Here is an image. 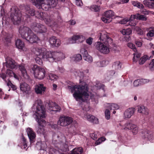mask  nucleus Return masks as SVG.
<instances>
[{"mask_svg":"<svg viewBox=\"0 0 154 154\" xmlns=\"http://www.w3.org/2000/svg\"><path fill=\"white\" fill-rule=\"evenodd\" d=\"M25 12L26 14L28 16H35L36 17L39 19L44 20L45 23L51 27H54L57 24L56 22L51 20V17L48 15L46 13L41 12L39 11H35L33 8H31L29 6H26L25 8Z\"/></svg>","mask_w":154,"mask_h":154,"instance_id":"20e7f679","label":"nucleus"},{"mask_svg":"<svg viewBox=\"0 0 154 154\" xmlns=\"http://www.w3.org/2000/svg\"><path fill=\"white\" fill-rule=\"evenodd\" d=\"M113 69L115 70L119 69L121 68V66L119 61H116L114 63L112 66Z\"/></svg>","mask_w":154,"mask_h":154,"instance_id":"473e14b6","label":"nucleus"},{"mask_svg":"<svg viewBox=\"0 0 154 154\" xmlns=\"http://www.w3.org/2000/svg\"><path fill=\"white\" fill-rule=\"evenodd\" d=\"M49 42L52 47H57L60 44V42L59 39H57L56 37L52 36L49 39Z\"/></svg>","mask_w":154,"mask_h":154,"instance_id":"5701e85b","label":"nucleus"},{"mask_svg":"<svg viewBox=\"0 0 154 154\" xmlns=\"http://www.w3.org/2000/svg\"><path fill=\"white\" fill-rule=\"evenodd\" d=\"M148 59V57L147 55H144L143 57H142L139 61V63L140 64H143Z\"/></svg>","mask_w":154,"mask_h":154,"instance_id":"f704fd0d","label":"nucleus"},{"mask_svg":"<svg viewBox=\"0 0 154 154\" xmlns=\"http://www.w3.org/2000/svg\"><path fill=\"white\" fill-rule=\"evenodd\" d=\"M149 0H144L143 2V4L146 6L148 7L149 6Z\"/></svg>","mask_w":154,"mask_h":154,"instance_id":"052dcab7","label":"nucleus"},{"mask_svg":"<svg viewBox=\"0 0 154 154\" xmlns=\"http://www.w3.org/2000/svg\"><path fill=\"white\" fill-rule=\"evenodd\" d=\"M105 117L107 120L110 119V113L109 110L108 109H106L105 112Z\"/></svg>","mask_w":154,"mask_h":154,"instance_id":"79ce46f5","label":"nucleus"},{"mask_svg":"<svg viewBox=\"0 0 154 154\" xmlns=\"http://www.w3.org/2000/svg\"><path fill=\"white\" fill-rule=\"evenodd\" d=\"M141 54L138 52H136V54H134V57L133 58V60L134 61H137L138 58L140 57Z\"/></svg>","mask_w":154,"mask_h":154,"instance_id":"37998d69","label":"nucleus"},{"mask_svg":"<svg viewBox=\"0 0 154 154\" xmlns=\"http://www.w3.org/2000/svg\"><path fill=\"white\" fill-rule=\"evenodd\" d=\"M59 69L60 72L61 73L63 72L64 71V69L63 67H59Z\"/></svg>","mask_w":154,"mask_h":154,"instance_id":"69168bd1","label":"nucleus"},{"mask_svg":"<svg viewBox=\"0 0 154 154\" xmlns=\"http://www.w3.org/2000/svg\"><path fill=\"white\" fill-rule=\"evenodd\" d=\"M49 79L51 80H54L57 79V76L56 75L50 73L49 75Z\"/></svg>","mask_w":154,"mask_h":154,"instance_id":"49530a36","label":"nucleus"},{"mask_svg":"<svg viewBox=\"0 0 154 154\" xmlns=\"http://www.w3.org/2000/svg\"><path fill=\"white\" fill-rule=\"evenodd\" d=\"M46 88L42 84H39L37 85L35 88V92L37 94H42L44 93Z\"/></svg>","mask_w":154,"mask_h":154,"instance_id":"b1692460","label":"nucleus"},{"mask_svg":"<svg viewBox=\"0 0 154 154\" xmlns=\"http://www.w3.org/2000/svg\"><path fill=\"white\" fill-rule=\"evenodd\" d=\"M128 46L131 49H133L134 51H136L137 49L135 47V46L133 44L131 43H128Z\"/></svg>","mask_w":154,"mask_h":154,"instance_id":"8fccbe9b","label":"nucleus"},{"mask_svg":"<svg viewBox=\"0 0 154 154\" xmlns=\"http://www.w3.org/2000/svg\"><path fill=\"white\" fill-rule=\"evenodd\" d=\"M31 28L34 31L37 33H45L46 32L47 30L46 27L45 26L36 22L32 23Z\"/></svg>","mask_w":154,"mask_h":154,"instance_id":"9d476101","label":"nucleus"},{"mask_svg":"<svg viewBox=\"0 0 154 154\" xmlns=\"http://www.w3.org/2000/svg\"><path fill=\"white\" fill-rule=\"evenodd\" d=\"M108 61L104 60L97 63L98 65L100 67H104L108 63Z\"/></svg>","mask_w":154,"mask_h":154,"instance_id":"c9c22d12","label":"nucleus"},{"mask_svg":"<svg viewBox=\"0 0 154 154\" xmlns=\"http://www.w3.org/2000/svg\"><path fill=\"white\" fill-rule=\"evenodd\" d=\"M19 31L22 38L25 39L30 43H37L40 40L36 35L34 34L28 27L20 26Z\"/></svg>","mask_w":154,"mask_h":154,"instance_id":"423d86ee","label":"nucleus"},{"mask_svg":"<svg viewBox=\"0 0 154 154\" xmlns=\"http://www.w3.org/2000/svg\"><path fill=\"white\" fill-rule=\"evenodd\" d=\"M119 108V106L117 104L115 103H112L110 105V108L111 110H116L118 109Z\"/></svg>","mask_w":154,"mask_h":154,"instance_id":"a18cd8bd","label":"nucleus"},{"mask_svg":"<svg viewBox=\"0 0 154 154\" xmlns=\"http://www.w3.org/2000/svg\"><path fill=\"white\" fill-rule=\"evenodd\" d=\"M147 33L146 35L148 37H152L154 36V28H151Z\"/></svg>","mask_w":154,"mask_h":154,"instance_id":"a19ab883","label":"nucleus"},{"mask_svg":"<svg viewBox=\"0 0 154 154\" xmlns=\"http://www.w3.org/2000/svg\"><path fill=\"white\" fill-rule=\"evenodd\" d=\"M11 37L9 36H7L5 38L4 42L8 44L11 43Z\"/></svg>","mask_w":154,"mask_h":154,"instance_id":"09e8293b","label":"nucleus"},{"mask_svg":"<svg viewBox=\"0 0 154 154\" xmlns=\"http://www.w3.org/2000/svg\"><path fill=\"white\" fill-rule=\"evenodd\" d=\"M33 53L37 56L35 59L36 63L39 65L42 64V61L41 58L46 59L50 62L54 61L56 62V60L60 59V53L56 52L47 51L46 49L41 48H34L32 49Z\"/></svg>","mask_w":154,"mask_h":154,"instance_id":"f257e3e1","label":"nucleus"},{"mask_svg":"<svg viewBox=\"0 0 154 154\" xmlns=\"http://www.w3.org/2000/svg\"><path fill=\"white\" fill-rule=\"evenodd\" d=\"M136 24L134 26H132L131 27L132 28H133L134 27V29L136 31L138 35H142L143 34V30L140 28L139 27L137 26H135Z\"/></svg>","mask_w":154,"mask_h":154,"instance_id":"2f4dec72","label":"nucleus"},{"mask_svg":"<svg viewBox=\"0 0 154 154\" xmlns=\"http://www.w3.org/2000/svg\"><path fill=\"white\" fill-rule=\"evenodd\" d=\"M134 85L135 87H137L141 85L139 79L135 80L134 82Z\"/></svg>","mask_w":154,"mask_h":154,"instance_id":"603ef678","label":"nucleus"},{"mask_svg":"<svg viewBox=\"0 0 154 154\" xmlns=\"http://www.w3.org/2000/svg\"><path fill=\"white\" fill-rule=\"evenodd\" d=\"M139 79L141 85H143L145 83H147L149 82V80L148 79Z\"/></svg>","mask_w":154,"mask_h":154,"instance_id":"3c124183","label":"nucleus"},{"mask_svg":"<svg viewBox=\"0 0 154 154\" xmlns=\"http://www.w3.org/2000/svg\"><path fill=\"white\" fill-rule=\"evenodd\" d=\"M21 14L17 6H13L11 9L10 17L14 24H19L21 22Z\"/></svg>","mask_w":154,"mask_h":154,"instance_id":"6e6552de","label":"nucleus"},{"mask_svg":"<svg viewBox=\"0 0 154 154\" xmlns=\"http://www.w3.org/2000/svg\"><path fill=\"white\" fill-rule=\"evenodd\" d=\"M5 63L7 68L10 69L17 68V63L12 58L8 57L5 58Z\"/></svg>","mask_w":154,"mask_h":154,"instance_id":"f8f14e48","label":"nucleus"},{"mask_svg":"<svg viewBox=\"0 0 154 154\" xmlns=\"http://www.w3.org/2000/svg\"><path fill=\"white\" fill-rule=\"evenodd\" d=\"M131 18L129 20L126 19H124L119 22V23L121 24H125L127 23L128 22L127 24H129L130 26H134L135 25V23H134L133 24V23L131 22L132 21L131 20H130Z\"/></svg>","mask_w":154,"mask_h":154,"instance_id":"7c9ffc66","label":"nucleus"},{"mask_svg":"<svg viewBox=\"0 0 154 154\" xmlns=\"http://www.w3.org/2000/svg\"><path fill=\"white\" fill-rule=\"evenodd\" d=\"M80 53L82 55L83 59L85 60L88 62L92 61V57L88 54L87 51L85 49L81 48L80 50Z\"/></svg>","mask_w":154,"mask_h":154,"instance_id":"a211bd4d","label":"nucleus"},{"mask_svg":"<svg viewBox=\"0 0 154 154\" xmlns=\"http://www.w3.org/2000/svg\"><path fill=\"white\" fill-rule=\"evenodd\" d=\"M109 74L110 73V75H114L115 74V72L114 70H112L110 71L109 72Z\"/></svg>","mask_w":154,"mask_h":154,"instance_id":"338daca9","label":"nucleus"},{"mask_svg":"<svg viewBox=\"0 0 154 154\" xmlns=\"http://www.w3.org/2000/svg\"><path fill=\"white\" fill-rule=\"evenodd\" d=\"M97 87H99V88L100 89H102L103 90H104V85L103 84H100V85H98L97 84L96 85Z\"/></svg>","mask_w":154,"mask_h":154,"instance_id":"680f3d73","label":"nucleus"},{"mask_svg":"<svg viewBox=\"0 0 154 154\" xmlns=\"http://www.w3.org/2000/svg\"><path fill=\"white\" fill-rule=\"evenodd\" d=\"M132 5L134 6L137 7L140 9L143 8H144L143 5L138 1H133L132 2Z\"/></svg>","mask_w":154,"mask_h":154,"instance_id":"72a5a7b5","label":"nucleus"},{"mask_svg":"<svg viewBox=\"0 0 154 154\" xmlns=\"http://www.w3.org/2000/svg\"><path fill=\"white\" fill-rule=\"evenodd\" d=\"M23 143L21 145V148L23 149H26L27 146V142L26 139L23 136H22Z\"/></svg>","mask_w":154,"mask_h":154,"instance_id":"e433bc0d","label":"nucleus"},{"mask_svg":"<svg viewBox=\"0 0 154 154\" xmlns=\"http://www.w3.org/2000/svg\"><path fill=\"white\" fill-rule=\"evenodd\" d=\"M97 134L98 133L97 132H94L93 133L91 134L90 136L94 140H96L97 138H98V135Z\"/></svg>","mask_w":154,"mask_h":154,"instance_id":"ea45409f","label":"nucleus"},{"mask_svg":"<svg viewBox=\"0 0 154 154\" xmlns=\"http://www.w3.org/2000/svg\"><path fill=\"white\" fill-rule=\"evenodd\" d=\"M2 113L3 116V119H5L6 118L7 112L5 110L2 111Z\"/></svg>","mask_w":154,"mask_h":154,"instance_id":"13d9d810","label":"nucleus"},{"mask_svg":"<svg viewBox=\"0 0 154 154\" xmlns=\"http://www.w3.org/2000/svg\"><path fill=\"white\" fill-rule=\"evenodd\" d=\"M14 72L12 70L9 69H7L5 73L2 72L0 74V76L2 79L7 82L6 80V77L8 76L11 78L13 77Z\"/></svg>","mask_w":154,"mask_h":154,"instance_id":"aec40b11","label":"nucleus"},{"mask_svg":"<svg viewBox=\"0 0 154 154\" xmlns=\"http://www.w3.org/2000/svg\"><path fill=\"white\" fill-rule=\"evenodd\" d=\"M15 44L17 48L23 51H26L27 48L25 47L24 42L20 39H18L15 42Z\"/></svg>","mask_w":154,"mask_h":154,"instance_id":"412c9836","label":"nucleus"},{"mask_svg":"<svg viewBox=\"0 0 154 154\" xmlns=\"http://www.w3.org/2000/svg\"><path fill=\"white\" fill-rule=\"evenodd\" d=\"M135 110L134 108H130L126 109L124 113V118L126 119L130 118L134 114Z\"/></svg>","mask_w":154,"mask_h":154,"instance_id":"6ab92c4d","label":"nucleus"},{"mask_svg":"<svg viewBox=\"0 0 154 154\" xmlns=\"http://www.w3.org/2000/svg\"><path fill=\"white\" fill-rule=\"evenodd\" d=\"M20 88L21 91L23 93L29 94L30 91V86L25 82L21 83Z\"/></svg>","mask_w":154,"mask_h":154,"instance_id":"4be33fe9","label":"nucleus"},{"mask_svg":"<svg viewBox=\"0 0 154 154\" xmlns=\"http://www.w3.org/2000/svg\"><path fill=\"white\" fill-rule=\"evenodd\" d=\"M85 116L87 120L89 121L94 124H96L98 123V121L97 118L94 116L88 114H86Z\"/></svg>","mask_w":154,"mask_h":154,"instance_id":"bb28decb","label":"nucleus"},{"mask_svg":"<svg viewBox=\"0 0 154 154\" xmlns=\"http://www.w3.org/2000/svg\"><path fill=\"white\" fill-rule=\"evenodd\" d=\"M7 85L9 87H11L14 91L16 90L17 87L15 85H13L11 83V81L8 80L7 84Z\"/></svg>","mask_w":154,"mask_h":154,"instance_id":"4c0bfd02","label":"nucleus"},{"mask_svg":"<svg viewBox=\"0 0 154 154\" xmlns=\"http://www.w3.org/2000/svg\"><path fill=\"white\" fill-rule=\"evenodd\" d=\"M142 137L143 139L152 141L153 139V135L152 133L147 129L143 130L142 132Z\"/></svg>","mask_w":154,"mask_h":154,"instance_id":"dca6fc26","label":"nucleus"},{"mask_svg":"<svg viewBox=\"0 0 154 154\" xmlns=\"http://www.w3.org/2000/svg\"><path fill=\"white\" fill-rule=\"evenodd\" d=\"M72 93L74 92L73 96L76 101L80 100L84 102L85 99L87 100L89 97L88 85L85 82L82 84L69 86Z\"/></svg>","mask_w":154,"mask_h":154,"instance_id":"f03ea898","label":"nucleus"},{"mask_svg":"<svg viewBox=\"0 0 154 154\" xmlns=\"http://www.w3.org/2000/svg\"><path fill=\"white\" fill-rule=\"evenodd\" d=\"M114 12L112 11H106L104 15L101 18L103 21L105 23H109L112 21V17L114 16Z\"/></svg>","mask_w":154,"mask_h":154,"instance_id":"ddd939ff","label":"nucleus"},{"mask_svg":"<svg viewBox=\"0 0 154 154\" xmlns=\"http://www.w3.org/2000/svg\"><path fill=\"white\" fill-rule=\"evenodd\" d=\"M60 147H63L65 149H67V145L66 143V142L65 141V142L64 143L63 142H61L60 143Z\"/></svg>","mask_w":154,"mask_h":154,"instance_id":"5fc2aeb1","label":"nucleus"},{"mask_svg":"<svg viewBox=\"0 0 154 154\" xmlns=\"http://www.w3.org/2000/svg\"><path fill=\"white\" fill-rule=\"evenodd\" d=\"M100 7L96 5H94L91 7L92 10L95 12L98 11L100 10Z\"/></svg>","mask_w":154,"mask_h":154,"instance_id":"de8ad7c7","label":"nucleus"},{"mask_svg":"<svg viewBox=\"0 0 154 154\" xmlns=\"http://www.w3.org/2000/svg\"><path fill=\"white\" fill-rule=\"evenodd\" d=\"M137 111L143 114L148 115L149 110L147 107L143 105H139L137 106Z\"/></svg>","mask_w":154,"mask_h":154,"instance_id":"a878e982","label":"nucleus"},{"mask_svg":"<svg viewBox=\"0 0 154 154\" xmlns=\"http://www.w3.org/2000/svg\"><path fill=\"white\" fill-rule=\"evenodd\" d=\"M6 128V126L5 125L0 126V134H2L3 133V130Z\"/></svg>","mask_w":154,"mask_h":154,"instance_id":"864d4df0","label":"nucleus"},{"mask_svg":"<svg viewBox=\"0 0 154 154\" xmlns=\"http://www.w3.org/2000/svg\"><path fill=\"white\" fill-rule=\"evenodd\" d=\"M18 68L21 71L23 76L26 79H28L29 77L27 75L26 70L24 65H20L19 66Z\"/></svg>","mask_w":154,"mask_h":154,"instance_id":"cd10ccee","label":"nucleus"},{"mask_svg":"<svg viewBox=\"0 0 154 154\" xmlns=\"http://www.w3.org/2000/svg\"><path fill=\"white\" fill-rule=\"evenodd\" d=\"M149 68L151 71L154 70V59H152L149 65Z\"/></svg>","mask_w":154,"mask_h":154,"instance_id":"c03bdc74","label":"nucleus"},{"mask_svg":"<svg viewBox=\"0 0 154 154\" xmlns=\"http://www.w3.org/2000/svg\"><path fill=\"white\" fill-rule=\"evenodd\" d=\"M69 22L70 24L71 25H74L76 23L75 21L73 20H70Z\"/></svg>","mask_w":154,"mask_h":154,"instance_id":"0e129e2a","label":"nucleus"},{"mask_svg":"<svg viewBox=\"0 0 154 154\" xmlns=\"http://www.w3.org/2000/svg\"><path fill=\"white\" fill-rule=\"evenodd\" d=\"M26 131L30 143H33L36 140V134L30 128H27Z\"/></svg>","mask_w":154,"mask_h":154,"instance_id":"2eb2a0df","label":"nucleus"},{"mask_svg":"<svg viewBox=\"0 0 154 154\" xmlns=\"http://www.w3.org/2000/svg\"><path fill=\"white\" fill-rule=\"evenodd\" d=\"M48 105L49 107L48 109L50 110V113L52 114L56 113L57 112H60L61 109L60 107L55 102H50Z\"/></svg>","mask_w":154,"mask_h":154,"instance_id":"4468645a","label":"nucleus"},{"mask_svg":"<svg viewBox=\"0 0 154 154\" xmlns=\"http://www.w3.org/2000/svg\"><path fill=\"white\" fill-rule=\"evenodd\" d=\"M149 6H148V7L152 8L154 7V3L153 2H152L149 0Z\"/></svg>","mask_w":154,"mask_h":154,"instance_id":"bf43d9fd","label":"nucleus"},{"mask_svg":"<svg viewBox=\"0 0 154 154\" xmlns=\"http://www.w3.org/2000/svg\"><path fill=\"white\" fill-rule=\"evenodd\" d=\"M126 128L129 130H132L134 134H136L138 131V128L137 125L131 123H127Z\"/></svg>","mask_w":154,"mask_h":154,"instance_id":"393cba45","label":"nucleus"},{"mask_svg":"<svg viewBox=\"0 0 154 154\" xmlns=\"http://www.w3.org/2000/svg\"><path fill=\"white\" fill-rule=\"evenodd\" d=\"M85 40V37L82 35H75L72 38L71 43H82Z\"/></svg>","mask_w":154,"mask_h":154,"instance_id":"f3484780","label":"nucleus"},{"mask_svg":"<svg viewBox=\"0 0 154 154\" xmlns=\"http://www.w3.org/2000/svg\"><path fill=\"white\" fill-rule=\"evenodd\" d=\"M135 19L142 20H146V17H145L143 15L138 14L137 15H131L130 20H133L134 19Z\"/></svg>","mask_w":154,"mask_h":154,"instance_id":"c756f323","label":"nucleus"},{"mask_svg":"<svg viewBox=\"0 0 154 154\" xmlns=\"http://www.w3.org/2000/svg\"><path fill=\"white\" fill-rule=\"evenodd\" d=\"M93 39L91 37H90L87 39H86V42L89 45H91L92 43Z\"/></svg>","mask_w":154,"mask_h":154,"instance_id":"6e6d98bb","label":"nucleus"},{"mask_svg":"<svg viewBox=\"0 0 154 154\" xmlns=\"http://www.w3.org/2000/svg\"><path fill=\"white\" fill-rule=\"evenodd\" d=\"M100 34L99 39L102 42H98L96 43V48L101 53L108 54L109 52V45L112 43V39L106 32H102Z\"/></svg>","mask_w":154,"mask_h":154,"instance_id":"39448f33","label":"nucleus"},{"mask_svg":"<svg viewBox=\"0 0 154 154\" xmlns=\"http://www.w3.org/2000/svg\"><path fill=\"white\" fill-rule=\"evenodd\" d=\"M73 121V119L68 116L61 117L60 118L58 124L62 126H65L69 125Z\"/></svg>","mask_w":154,"mask_h":154,"instance_id":"9b49d317","label":"nucleus"},{"mask_svg":"<svg viewBox=\"0 0 154 154\" xmlns=\"http://www.w3.org/2000/svg\"><path fill=\"white\" fill-rule=\"evenodd\" d=\"M75 3L76 5L78 6H80L82 5V3L81 0H78L77 1H75Z\"/></svg>","mask_w":154,"mask_h":154,"instance_id":"4d7b16f0","label":"nucleus"},{"mask_svg":"<svg viewBox=\"0 0 154 154\" xmlns=\"http://www.w3.org/2000/svg\"><path fill=\"white\" fill-rule=\"evenodd\" d=\"M136 45L138 46L139 47H140L142 45V43L139 41H137L136 42Z\"/></svg>","mask_w":154,"mask_h":154,"instance_id":"e2e57ef3","label":"nucleus"},{"mask_svg":"<svg viewBox=\"0 0 154 154\" xmlns=\"http://www.w3.org/2000/svg\"><path fill=\"white\" fill-rule=\"evenodd\" d=\"M33 5L43 10L47 11L51 8L55 7L58 3L57 0H31Z\"/></svg>","mask_w":154,"mask_h":154,"instance_id":"0eeeda50","label":"nucleus"},{"mask_svg":"<svg viewBox=\"0 0 154 154\" xmlns=\"http://www.w3.org/2000/svg\"><path fill=\"white\" fill-rule=\"evenodd\" d=\"M45 109L41 103L38 104L36 107V110L33 116L38 122V126L36 129L38 134H43L44 133V127L46 121L42 118L45 117Z\"/></svg>","mask_w":154,"mask_h":154,"instance_id":"7ed1b4c3","label":"nucleus"},{"mask_svg":"<svg viewBox=\"0 0 154 154\" xmlns=\"http://www.w3.org/2000/svg\"><path fill=\"white\" fill-rule=\"evenodd\" d=\"M121 33L124 35H127L128 36L127 37V39L126 40L127 41H128L130 39V37L129 36L131 33L132 31L131 29L128 28L127 29H123L121 31Z\"/></svg>","mask_w":154,"mask_h":154,"instance_id":"c85d7f7f","label":"nucleus"},{"mask_svg":"<svg viewBox=\"0 0 154 154\" xmlns=\"http://www.w3.org/2000/svg\"><path fill=\"white\" fill-rule=\"evenodd\" d=\"M73 58L74 61H78L82 59V56L80 54H78L74 55Z\"/></svg>","mask_w":154,"mask_h":154,"instance_id":"58836bf2","label":"nucleus"},{"mask_svg":"<svg viewBox=\"0 0 154 154\" xmlns=\"http://www.w3.org/2000/svg\"><path fill=\"white\" fill-rule=\"evenodd\" d=\"M13 76H14V78L16 79H19L18 77L17 76V75H16V74H15L14 72V73Z\"/></svg>","mask_w":154,"mask_h":154,"instance_id":"774afa93","label":"nucleus"},{"mask_svg":"<svg viewBox=\"0 0 154 154\" xmlns=\"http://www.w3.org/2000/svg\"><path fill=\"white\" fill-rule=\"evenodd\" d=\"M32 70L35 77L38 79H42L45 77V71L44 68L35 65L32 68Z\"/></svg>","mask_w":154,"mask_h":154,"instance_id":"1a4fd4ad","label":"nucleus"}]
</instances>
